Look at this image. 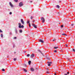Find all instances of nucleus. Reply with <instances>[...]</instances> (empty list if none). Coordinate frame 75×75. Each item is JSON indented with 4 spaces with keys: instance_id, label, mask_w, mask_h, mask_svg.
<instances>
[{
    "instance_id": "obj_1",
    "label": "nucleus",
    "mask_w": 75,
    "mask_h": 75,
    "mask_svg": "<svg viewBox=\"0 0 75 75\" xmlns=\"http://www.w3.org/2000/svg\"><path fill=\"white\" fill-rule=\"evenodd\" d=\"M18 27L19 28H24V25H21V24L20 23H18Z\"/></svg>"
},
{
    "instance_id": "obj_2",
    "label": "nucleus",
    "mask_w": 75,
    "mask_h": 75,
    "mask_svg": "<svg viewBox=\"0 0 75 75\" xmlns=\"http://www.w3.org/2000/svg\"><path fill=\"white\" fill-rule=\"evenodd\" d=\"M23 2H21L19 3V6L20 7H22V6H23Z\"/></svg>"
},
{
    "instance_id": "obj_3",
    "label": "nucleus",
    "mask_w": 75,
    "mask_h": 75,
    "mask_svg": "<svg viewBox=\"0 0 75 75\" xmlns=\"http://www.w3.org/2000/svg\"><path fill=\"white\" fill-rule=\"evenodd\" d=\"M41 20H42V23H44L45 22V19L43 17H42L41 18Z\"/></svg>"
},
{
    "instance_id": "obj_4",
    "label": "nucleus",
    "mask_w": 75,
    "mask_h": 75,
    "mask_svg": "<svg viewBox=\"0 0 75 75\" xmlns=\"http://www.w3.org/2000/svg\"><path fill=\"white\" fill-rule=\"evenodd\" d=\"M21 21L22 24H24V21H23V19H21Z\"/></svg>"
},
{
    "instance_id": "obj_5",
    "label": "nucleus",
    "mask_w": 75,
    "mask_h": 75,
    "mask_svg": "<svg viewBox=\"0 0 75 75\" xmlns=\"http://www.w3.org/2000/svg\"><path fill=\"white\" fill-rule=\"evenodd\" d=\"M32 25H33V27H34L35 28H37V26H36L35 25V24H32Z\"/></svg>"
},
{
    "instance_id": "obj_6",
    "label": "nucleus",
    "mask_w": 75,
    "mask_h": 75,
    "mask_svg": "<svg viewBox=\"0 0 75 75\" xmlns=\"http://www.w3.org/2000/svg\"><path fill=\"white\" fill-rule=\"evenodd\" d=\"M34 57V54H32L30 55V57L31 58H33Z\"/></svg>"
},
{
    "instance_id": "obj_7",
    "label": "nucleus",
    "mask_w": 75,
    "mask_h": 75,
    "mask_svg": "<svg viewBox=\"0 0 75 75\" xmlns=\"http://www.w3.org/2000/svg\"><path fill=\"white\" fill-rule=\"evenodd\" d=\"M39 42H42V43H44V41L41 40H39Z\"/></svg>"
},
{
    "instance_id": "obj_8",
    "label": "nucleus",
    "mask_w": 75,
    "mask_h": 75,
    "mask_svg": "<svg viewBox=\"0 0 75 75\" xmlns=\"http://www.w3.org/2000/svg\"><path fill=\"white\" fill-rule=\"evenodd\" d=\"M9 4H10V6H11V7H13V4H12L11 3V2H9Z\"/></svg>"
},
{
    "instance_id": "obj_9",
    "label": "nucleus",
    "mask_w": 75,
    "mask_h": 75,
    "mask_svg": "<svg viewBox=\"0 0 75 75\" xmlns=\"http://www.w3.org/2000/svg\"><path fill=\"white\" fill-rule=\"evenodd\" d=\"M23 70L25 72H27V70L24 68L23 69Z\"/></svg>"
},
{
    "instance_id": "obj_10",
    "label": "nucleus",
    "mask_w": 75,
    "mask_h": 75,
    "mask_svg": "<svg viewBox=\"0 0 75 75\" xmlns=\"http://www.w3.org/2000/svg\"><path fill=\"white\" fill-rule=\"evenodd\" d=\"M30 70L31 71H34V69L32 67H31V68Z\"/></svg>"
},
{
    "instance_id": "obj_11",
    "label": "nucleus",
    "mask_w": 75,
    "mask_h": 75,
    "mask_svg": "<svg viewBox=\"0 0 75 75\" xmlns=\"http://www.w3.org/2000/svg\"><path fill=\"white\" fill-rule=\"evenodd\" d=\"M15 33L17 34V29H15Z\"/></svg>"
},
{
    "instance_id": "obj_12",
    "label": "nucleus",
    "mask_w": 75,
    "mask_h": 75,
    "mask_svg": "<svg viewBox=\"0 0 75 75\" xmlns=\"http://www.w3.org/2000/svg\"><path fill=\"white\" fill-rule=\"evenodd\" d=\"M19 32L20 33H23V30H19Z\"/></svg>"
},
{
    "instance_id": "obj_13",
    "label": "nucleus",
    "mask_w": 75,
    "mask_h": 75,
    "mask_svg": "<svg viewBox=\"0 0 75 75\" xmlns=\"http://www.w3.org/2000/svg\"><path fill=\"white\" fill-rule=\"evenodd\" d=\"M31 62V61H29L28 62V64L29 65H30Z\"/></svg>"
},
{
    "instance_id": "obj_14",
    "label": "nucleus",
    "mask_w": 75,
    "mask_h": 75,
    "mask_svg": "<svg viewBox=\"0 0 75 75\" xmlns=\"http://www.w3.org/2000/svg\"><path fill=\"white\" fill-rule=\"evenodd\" d=\"M58 47H54V49H57V48H58Z\"/></svg>"
},
{
    "instance_id": "obj_15",
    "label": "nucleus",
    "mask_w": 75,
    "mask_h": 75,
    "mask_svg": "<svg viewBox=\"0 0 75 75\" xmlns=\"http://www.w3.org/2000/svg\"><path fill=\"white\" fill-rule=\"evenodd\" d=\"M57 7L58 8H59V6L58 5H57Z\"/></svg>"
},
{
    "instance_id": "obj_16",
    "label": "nucleus",
    "mask_w": 75,
    "mask_h": 75,
    "mask_svg": "<svg viewBox=\"0 0 75 75\" xmlns=\"http://www.w3.org/2000/svg\"><path fill=\"white\" fill-rule=\"evenodd\" d=\"M30 54H28L27 55V57H30Z\"/></svg>"
},
{
    "instance_id": "obj_17",
    "label": "nucleus",
    "mask_w": 75,
    "mask_h": 75,
    "mask_svg": "<svg viewBox=\"0 0 75 75\" xmlns=\"http://www.w3.org/2000/svg\"><path fill=\"white\" fill-rule=\"evenodd\" d=\"M48 64H52V62H47Z\"/></svg>"
},
{
    "instance_id": "obj_18",
    "label": "nucleus",
    "mask_w": 75,
    "mask_h": 75,
    "mask_svg": "<svg viewBox=\"0 0 75 75\" xmlns=\"http://www.w3.org/2000/svg\"><path fill=\"white\" fill-rule=\"evenodd\" d=\"M3 35L2 34H1V38H3Z\"/></svg>"
},
{
    "instance_id": "obj_19",
    "label": "nucleus",
    "mask_w": 75,
    "mask_h": 75,
    "mask_svg": "<svg viewBox=\"0 0 75 75\" xmlns=\"http://www.w3.org/2000/svg\"><path fill=\"white\" fill-rule=\"evenodd\" d=\"M13 60L14 61H15L16 60H17V58H14L13 59Z\"/></svg>"
},
{
    "instance_id": "obj_20",
    "label": "nucleus",
    "mask_w": 75,
    "mask_h": 75,
    "mask_svg": "<svg viewBox=\"0 0 75 75\" xmlns=\"http://www.w3.org/2000/svg\"><path fill=\"white\" fill-rule=\"evenodd\" d=\"M46 58H47V59H49V60H50V58H48V57H46Z\"/></svg>"
},
{
    "instance_id": "obj_21",
    "label": "nucleus",
    "mask_w": 75,
    "mask_h": 75,
    "mask_svg": "<svg viewBox=\"0 0 75 75\" xmlns=\"http://www.w3.org/2000/svg\"><path fill=\"white\" fill-rule=\"evenodd\" d=\"M30 23V21H27V23L28 24V23Z\"/></svg>"
},
{
    "instance_id": "obj_22",
    "label": "nucleus",
    "mask_w": 75,
    "mask_h": 75,
    "mask_svg": "<svg viewBox=\"0 0 75 75\" xmlns=\"http://www.w3.org/2000/svg\"><path fill=\"white\" fill-rule=\"evenodd\" d=\"M2 71H5V70L4 69H2Z\"/></svg>"
},
{
    "instance_id": "obj_23",
    "label": "nucleus",
    "mask_w": 75,
    "mask_h": 75,
    "mask_svg": "<svg viewBox=\"0 0 75 75\" xmlns=\"http://www.w3.org/2000/svg\"><path fill=\"white\" fill-rule=\"evenodd\" d=\"M40 52H41V53L42 54L43 56V57H44V54H42V52H41L40 51Z\"/></svg>"
},
{
    "instance_id": "obj_24",
    "label": "nucleus",
    "mask_w": 75,
    "mask_h": 75,
    "mask_svg": "<svg viewBox=\"0 0 75 75\" xmlns=\"http://www.w3.org/2000/svg\"><path fill=\"white\" fill-rule=\"evenodd\" d=\"M34 17H33V16H31L30 17V18L31 19H33V18Z\"/></svg>"
},
{
    "instance_id": "obj_25",
    "label": "nucleus",
    "mask_w": 75,
    "mask_h": 75,
    "mask_svg": "<svg viewBox=\"0 0 75 75\" xmlns=\"http://www.w3.org/2000/svg\"><path fill=\"white\" fill-rule=\"evenodd\" d=\"M14 1H15V2H17L18 1V0H14Z\"/></svg>"
},
{
    "instance_id": "obj_26",
    "label": "nucleus",
    "mask_w": 75,
    "mask_h": 75,
    "mask_svg": "<svg viewBox=\"0 0 75 75\" xmlns=\"http://www.w3.org/2000/svg\"><path fill=\"white\" fill-rule=\"evenodd\" d=\"M29 27H31V25L30 24V23L29 24Z\"/></svg>"
},
{
    "instance_id": "obj_27",
    "label": "nucleus",
    "mask_w": 75,
    "mask_h": 75,
    "mask_svg": "<svg viewBox=\"0 0 75 75\" xmlns=\"http://www.w3.org/2000/svg\"><path fill=\"white\" fill-rule=\"evenodd\" d=\"M48 66H49V67H50V66H51V64H48Z\"/></svg>"
},
{
    "instance_id": "obj_28",
    "label": "nucleus",
    "mask_w": 75,
    "mask_h": 75,
    "mask_svg": "<svg viewBox=\"0 0 75 75\" xmlns=\"http://www.w3.org/2000/svg\"><path fill=\"white\" fill-rule=\"evenodd\" d=\"M0 33H3V31L1 30V29H0Z\"/></svg>"
},
{
    "instance_id": "obj_29",
    "label": "nucleus",
    "mask_w": 75,
    "mask_h": 75,
    "mask_svg": "<svg viewBox=\"0 0 75 75\" xmlns=\"http://www.w3.org/2000/svg\"><path fill=\"white\" fill-rule=\"evenodd\" d=\"M73 51L74 52H75V49H73Z\"/></svg>"
},
{
    "instance_id": "obj_30",
    "label": "nucleus",
    "mask_w": 75,
    "mask_h": 75,
    "mask_svg": "<svg viewBox=\"0 0 75 75\" xmlns=\"http://www.w3.org/2000/svg\"><path fill=\"white\" fill-rule=\"evenodd\" d=\"M62 35H65V34L63 33V34H62Z\"/></svg>"
},
{
    "instance_id": "obj_31",
    "label": "nucleus",
    "mask_w": 75,
    "mask_h": 75,
    "mask_svg": "<svg viewBox=\"0 0 75 75\" xmlns=\"http://www.w3.org/2000/svg\"><path fill=\"white\" fill-rule=\"evenodd\" d=\"M11 14H12V13L11 12H10L9 13V14H10V15H11Z\"/></svg>"
},
{
    "instance_id": "obj_32",
    "label": "nucleus",
    "mask_w": 75,
    "mask_h": 75,
    "mask_svg": "<svg viewBox=\"0 0 75 75\" xmlns=\"http://www.w3.org/2000/svg\"><path fill=\"white\" fill-rule=\"evenodd\" d=\"M17 38L16 37H15L14 38V39H16Z\"/></svg>"
},
{
    "instance_id": "obj_33",
    "label": "nucleus",
    "mask_w": 75,
    "mask_h": 75,
    "mask_svg": "<svg viewBox=\"0 0 75 75\" xmlns=\"http://www.w3.org/2000/svg\"><path fill=\"white\" fill-rule=\"evenodd\" d=\"M54 52H55V53L57 52V50H54Z\"/></svg>"
},
{
    "instance_id": "obj_34",
    "label": "nucleus",
    "mask_w": 75,
    "mask_h": 75,
    "mask_svg": "<svg viewBox=\"0 0 75 75\" xmlns=\"http://www.w3.org/2000/svg\"><path fill=\"white\" fill-rule=\"evenodd\" d=\"M55 41V39H54V40H53V41Z\"/></svg>"
},
{
    "instance_id": "obj_35",
    "label": "nucleus",
    "mask_w": 75,
    "mask_h": 75,
    "mask_svg": "<svg viewBox=\"0 0 75 75\" xmlns=\"http://www.w3.org/2000/svg\"><path fill=\"white\" fill-rule=\"evenodd\" d=\"M65 45L66 47H68V45H67L65 44Z\"/></svg>"
},
{
    "instance_id": "obj_36",
    "label": "nucleus",
    "mask_w": 75,
    "mask_h": 75,
    "mask_svg": "<svg viewBox=\"0 0 75 75\" xmlns=\"http://www.w3.org/2000/svg\"><path fill=\"white\" fill-rule=\"evenodd\" d=\"M61 27L62 28L63 27H64V26L63 25H61Z\"/></svg>"
},
{
    "instance_id": "obj_37",
    "label": "nucleus",
    "mask_w": 75,
    "mask_h": 75,
    "mask_svg": "<svg viewBox=\"0 0 75 75\" xmlns=\"http://www.w3.org/2000/svg\"><path fill=\"white\" fill-rule=\"evenodd\" d=\"M54 75H57V73H54Z\"/></svg>"
},
{
    "instance_id": "obj_38",
    "label": "nucleus",
    "mask_w": 75,
    "mask_h": 75,
    "mask_svg": "<svg viewBox=\"0 0 75 75\" xmlns=\"http://www.w3.org/2000/svg\"><path fill=\"white\" fill-rule=\"evenodd\" d=\"M46 73H47V74H49V72H48V71L46 72Z\"/></svg>"
},
{
    "instance_id": "obj_39",
    "label": "nucleus",
    "mask_w": 75,
    "mask_h": 75,
    "mask_svg": "<svg viewBox=\"0 0 75 75\" xmlns=\"http://www.w3.org/2000/svg\"><path fill=\"white\" fill-rule=\"evenodd\" d=\"M69 74V72H67V74Z\"/></svg>"
},
{
    "instance_id": "obj_40",
    "label": "nucleus",
    "mask_w": 75,
    "mask_h": 75,
    "mask_svg": "<svg viewBox=\"0 0 75 75\" xmlns=\"http://www.w3.org/2000/svg\"><path fill=\"white\" fill-rule=\"evenodd\" d=\"M47 69V71H49V69Z\"/></svg>"
},
{
    "instance_id": "obj_41",
    "label": "nucleus",
    "mask_w": 75,
    "mask_h": 75,
    "mask_svg": "<svg viewBox=\"0 0 75 75\" xmlns=\"http://www.w3.org/2000/svg\"><path fill=\"white\" fill-rule=\"evenodd\" d=\"M71 25H72V26H73V25H74V24H71Z\"/></svg>"
},
{
    "instance_id": "obj_42",
    "label": "nucleus",
    "mask_w": 75,
    "mask_h": 75,
    "mask_svg": "<svg viewBox=\"0 0 75 75\" xmlns=\"http://www.w3.org/2000/svg\"><path fill=\"white\" fill-rule=\"evenodd\" d=\"M65 35V36H67V35L66 34H65V35Z\"/></svg>"
},
{
    "instance_id": "obj_43",
    "label": "nucleus",
    "mask_w": 75,
    "mask_h": 75,
    "mask_svg": "<svg viewBox=\"0 0 75 75\" xmlns=\"http://www.w3.org/2000/svg\"><path fill=\"white\" fill-rule=\"evenodd\" d=\"M10 35H11V33H10Z\"/></svg>"
},
{
    "instance_id": "obj_44",
    "label": "nucleus",
    "mask_w": 75,
    "mask_h": 75,
    "mask_svg": "<svg viewBox=\"0 0 75 75\" xmlns=\"http://www.w3.org/2000/svg\"><path fill=\"white\" fill-rule=\"evenodd\" d=\"M25 67H27V65L26 64L25 65Z\"/></svg>"
},
{
    "instance_id": "obj_45",
    "label": "nucleus",
    "mask_w": 75,
    "mask_h": 75,
    "mask_svg": "<svg viewBox=\"0 0 75 75\" xmlns=\"http://www.w3.org/2000/svg\"><path fill=\"white\" fill-rule=\"evenodd\" d=\"M64 75H68L67 74H64Z\"/></svg>"
},
{
    "instance_id": "obj_46",
    "label": "nucleus",
    "mask_w": 75,
    "mask_h": 75,
    "mask_svg": "<svg viewBox=\"0 0 75 75\" xmlns=\"http://www.w3.org/2000/svg\"><path fill=\"white\" fill-rule=\"evenodd\" d=\"M38 69V68H36V69Z\"/></svg>"
},
{
    "instance_id": "obj_47",
    "label": "nucleus",
    "mask_w": 75,
    "mask_h": 75,
    "mask_svg": "<svg viewBox=\"0 0 75 75\" xmlns=\"http://www.w3.org/2000/svg\"><path fill=\"white\" fill-rule=\"evenodd\" d=\"M32 2H33L32 1H30V3H32Z\"/></svg>"
},
{
    "instance_id": "obj_48",
    "label": "nucleus",
    "mask_w": 75,
    "mask_h": 75,
    "mask_svg": "<svg viewBox=\"0 0 75 75\" xmlns=\"http://www.w3.org/2000/svg\"><path fill=\"white\" fill-rule=\"evenodd\" d=\"M14 47H15V46L13 45V48H14Z\"/></svg>"
},
{
    "instance_id": "obj_49",
    "label": "nucleus",
    "mask_w": 75,
    "mask_h": 75,
    "mask_svg": "<svg viewBox=\"0 0 75 75\" xmlns=\"http://www.w3.org/2000/svg\"><path fill=\"white\" fill-rule=\"evenodd\" d=\"M33 23H34V21H33Z\"/></svg>"
},
{
    "instance_id": "obj_50",
    "label": "nucleus",
    "mask_w": 75,
    "mask_h": 75,
    "mask_svg": "<svg viewBox=\"0 0 75 75\" xmlns=\"http://www.w3.org/2000/svg\"><path fill=\"white\" fill-rule=\"evenodd\" d=\"M60 24V23H59V24Z\"/></svg>"
},
{
    "instance_id": "obj_51",
    "label": "nucleus",
    "mask_w": 75,
    "mask_h": 75,
    "mask_svg": "<svg viewBox=\"0 0 75 75\" xmlns=\"http://www.w3.org/2000/svg\"><path fill=\"white\" fill-rule=\"evenodd\" d=\"M15 54H16V52H15Z\"/></svg>"
},
{
    "instance_id": "obj_52",
    "label": "nucleus",
    "mask_w": 75,
    "mask_h": 75,
    "mask_svg": "<svg viewBox=\"0 0 75 75\" xmlns=\"http://www.w3.org/2000/svg\"><path fill=\"white\" fill-rule=\"evenodd\" d=\"M74 75H75V74Z\"/></svg>"
}]
</instances>
